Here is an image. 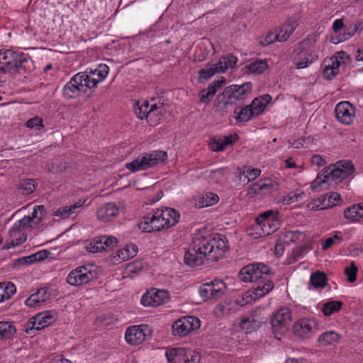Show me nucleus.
Segmentation results:
<instances>
[{
    "label": "nucleus",
    "instance_id": "nucleus-1",
    "mask_svg": "<svg viewBox=\"0 0 363 363\" xmlns=\"http://www.w3.org/2000/svg\"><path fill=\"white\" fill-rule=\"evenodd\" d=\"M228 249L227 241L218 236H196L191 247L185 253L184 262L192 267L203 263L204 259L218 261Z\"/></svg>",
    "mask_w": 363,
    "mask_h": 363
},
{
    "label": "nucleus",
    "instance_id": "nucleus-2",
    "mask_svg": "<svg viewBox=\"0 0 363 363\" xmlns=\"http://www.w3.org/2000/svg\"><path fill=\"white\" fill-rule=\"evenodd\" d=\"M27 58L22 52L11 50H0V72L16 74L26 69Z\"/></svg>",
    "mask_w": 363,
    "mask_h": 363
},
{
    "label": "nucleus",
    "instance_id": "nucleus-3",
    "mask_svg": "<svg viewBox=\"0 0 363 363\" xmlns=\"http://www.w3.org/2000/svg\"><path fill=\"white\" fill-rule=\"evenodd\" d=\"M252 90V84L246 82L241 85L233 84L226 87L221 94L220 102L223 104V108H228L230 106H238L243 101L246 96Z\"/></svg>",
    "mask_w": 363,
    "mask_h": 363
},
{
    "label": "nucleus",
    "instance_id": "nucleus-4",
    "mask_svg": "<svg viewBox=\"0 0 363 363\" xmlns=\"http://www.w3.org/2000/svg\"><path fill=\"white\" fill-rule=\"evenodd\" d=\"M167 152L162 150H155L151 153L145 154L141 158L138 157L131 162L125 164V167L132 172L146 169L167 159Z\"/></svg>",
    "mask_w": 363,
    "mask_h": 363
},
{
    "label": "nucleus",
    "instance_id": "nucleus-5",
    "mask_svg": "<svg viewBox=\"0 0 363 363\" xmlns=\"http://www.w3.org/2000/svg\"><path fill=\"white\" fill-rule=\"evenodd\" d=\"M85 73L79 72L74 74L63 88V96L67 99H76L91 89L85 79Z\"/></svg>",
    "mask_w": 363,
    "mask_h": 363
},
{
    "label": "nucleus",
    "instance_id": "nucleus-6",
    "mask_svg": "<svg viewBox=\"0 0 363 363\" xmlns=\"http://www.w3.org/2000/svg\"><path fill=\"white\" fill-rule=\"evenodd\" d=\"M291 320V313L288 308H281L271 318L272 330L276 339L288 331Z\"/></svg>",
    "mask_w": 363,
    "mask_h": 363
},
{
    "label": "nucleus",
    "instance_id": "nucleus-7",
    "mask_svg": "<svg viewBox=\"0 0 363 363\" xmlns=\"http://www.w3.org/2000/svg\"><path fill=\"white\" fill-rule=\"evenodd\" d=\"M323 172L324 177L327 178L328 182L341 181L351 175L354 172V167L350 161L342 160L325 168Z\"/></svg>",
    "mask_w": 363,
    "mask_h": 363
},
{
    "label": "nucleus",
    "instance_id": "nucleus-8",
    "mask_svg": "<svg viewBox=\"0 0 363 363\" xmlns=\"http://www.w3.org/2000/svg\"><path fill=\"white\" fill-rule=\"evenodd\" d=\"M270 269L263 263H253L242 267L239 273L243 281H255L263 278V275L270 274Z\"/></svg>",
    "mask_w": 363,
    "mask_h": 363
},
{
    "label": "nucleus",
    "instance_id": "nucleus-9",
    "mask_svg": "<svg viewBox=\"0 0 363 363\" xmlns=\"http://www.w3.org/2000/svg\"><path fill=\"white\" fill-rule=\"evenodd\" d=\"M200 328V320L195 316H185L177 319L172 326L174 336H185Z\"/></svg>",
    "mask_w": 363,
    "mask_h": 363
},
{
    "label": "nucleus",
    "instance_id": "nucleus-10",
    "mask_svg": "<svg viewBox=\"0 0 363 363\" xmlns=\"http://www.w3.org/2000/svg\"><path fill=\"white\" fill-rule=\"evenodd\" d=\"M150 328L147 325H134L126 330L125 338L129 344L137 345L150 336Z\"/></svg>",
    "mask_w": 363,
    "mask_h": 363
},
{
    "label": "nucleus",
    "instance_id": "nucleus-11",
    "mask_svg": "<svg viewBox=\"0 0 363 363\" xmlns=\"http://www.w3.org/2000/svg\"><path fill=\"white\" fill-rule=\"evenodd\" d=\"M163 223L162 218L156 209L144 216L143 220L138 223V227L145 232L152 233L164 229Z\"/></svg>",
    "mask_w": 363,
    "mask_h": 363
},
{
    "label": "nucleus",
    "instance_id": "nucleus-12",
    "mask_svg": "<svg viewBox=\"0 0 363 363\" xmlns=\"http://www.w3.org/2000/svg\"><path fill=\"white\" fill-rule=\"evenodd\" d=\"M93 276L85 266H81L71 271L67 277V281L72 286H81L89 282Z\"/></svg>",
    "mask_w": 363,
    "mask_h": 363
},
{
    "label": "nucleus",
    "instance_id": "nucleus-13",
    "mask_svg": "<svg viewBox=\"0 0 363 363\" xmlns=\"http://www.w3.org/2000/svg\"><path fill=\"white\" fill-rule=\"evenodd\" d=\"M109 72L108 67L105 64H100L95 69L85 72V79L89 84L91 89L96 88L97 84L102 82Z\"/></svg>",
    "mask_w": 363,
    "mask_h": 363
},
{
    "label": "nucleus",
    "instance_id": "nucleus-14",
    "mask_svg": "<svg viewBox=\"0 0 363 363\" xmlns=\"http://www.w3.org/2000/svg\"><path fill=\"white\" fill-rule=\"evenodd\" d=\"M336 118L344 124H350L354 118V108L348 101H342L336 105L335 109Z\"/></svg>",
    "mask_w": 363,
    "mask_h": 363
},
{
    "label": "nucleus",
    "instance_id": "nucleus-15",
    "mask_svg": "<svg viewBox=\"0 0 363 363\" xmlns=\"http://www.w3.org/2000/svg\"><path fill=\"white\" fill-rule=\"evenodd\" d=\"M315 322L308 319H301L294 325V333L301 339H308L314 333Z\"/></svg>",
    "mask_w": 363,
    "mask_h": 363
},
{
    "label": "nucleus",
    "instance_id": "nucleus-16",
    "mask_svg": "<svg viewBox=\"0 0 363 363\" xmlns=\"http://www.w3.org/2000/svg\"><path fill=\"white\" fill-rule=\"evenodd\" d=\"M32 319L33 321L29 323L31 326L28 325L26 330L28 334H30L33 329L39 330L49 325L54 320V317L50 311H44L38 313Z\"/></svg>",
    "mask_w": 363,
    "mask_h": 363
},
{
    "label": "nucleus",
    "instance_id": "nucleus-17",
    "mask_svg": "<svg viewBox=\"0 0 363 363\" xmlns=\"http://www.w3.org/2000/svg\"><path fill=\"white\" fill-rule=\"evenodd\" d=\"M119 214V208L114 203L109 202L100 206L96 211L97 218L101 222H109Z\"/></svg>",
    "mask_w": 363,
    "mask_h": 363
},
{
    "label": "nucleus",
    "instance_id": "nucleus-18",
    "mask_svg": "<svg viewBox=\"0 0 363 363\" xmlns=\"http://www.w3.org/2000/svg\"><path fill=\"white\" fill-rule=\"evenodd\" d=\"M225 82V79L222 77L221 79L217 80L208 85V88L203 89L199 94L200 102L208 104L212 98L216 94L217 90L220 88Z\"/></svg>",
    "mask_w": 363,
    "mask_h": 363
},
{
    "label": "nucleus",
    "instance_id": "nucleus-19",
    "mask_svg": "<svg viewBox=\"0 0 363 363\" xmlns=\"http://www.w3.org/2000/svg\"><path fill=\"white\" fill-rule=\"evenodd\" d=\"M238 139L237 134L214 137L210 143L213 151L219 152L225 149L228 145H233Z\"/></svg>",
    "mask_w": 363,
    "mask_h": 363
},
{
    "label": "nucleus",
    "instance_id": "nucleus-20",
    "mask_svg": "<svg viewBox=\"0 0 363 363\" xmlns=\"http://www.w3.org/2000/svg\"><path fill=\"white\" fill-rule=\"evenodd\" d=\"M157 213L160 214L163 220L165 228H169L175 225L179 219V213L172 208H157Z\"/></svg>",
    "mask_w": 363,
    "mask_h": 363
},
{
    "label": "nucleus",
    "instance_id": "nucleus-21",
    "mask_svg": "<svg viewBox=\"0 0 363 363\" xmlns=\"http://www.w3.org/2000/svg\"><path fill=\"white\" fill-rule=\"evenodd\" d=\"M319 204L316 205V209H325L339 205L342 202L340 195L337 192H330L321 196Z\"/></svg>",
    "mask_w": 363,
    "mask_h": 363
},
{
    "label": "nucleus",
    "instance_id": "nucleus-22",
    "mask_svg": "<svg viewBox=\"0 0 363 363\" xmlns=\"http://www.w3.org/2000/svg\"><path fill=\"white\" fill-rule=\"evenodd\" d=\"M298 26L296 18H291L284 23L280 28L279 32L275 35L277 40L280 42L286 41Z\"/></svg>",
    "mask_w": 363,
    "mask_h": 363
},
{
    "label": "nucleus",
    "instance_id": "nucleus-23",
    "mask_svg": "<svg viewBox=\"0 0 363 363\" xmlns=\"http://www.w3.org/2000/svg\"><path fill=\"white\" fill-rule=\"evenodd\" d=\"M51 293L46 288H40L35 293L31 294L25 301V304L30 307H35L38 303H43L50 298Z\"/></svg>",
    "mask_w": 363,
    "mask_h": 363
},
{
    "label": "nucleus",
    "instance_id": "nucleus-24",
    "mask_svg": "<svg viewBox=\"0 0 363 363\" xmlns=\"http://www.w3.org/2000/svg\"><path fill=\"white\" fill-rule=\"evenodd\" d=\"M256 223L257 225L256 228V233L259 235V237H264L274 233L279 226V220L273 221L272 220H268L267 221Z\"/></svg>",
    "mask_w": 363,
    "mask_h": 363
},
{
    "label": "nucleus",
    "instance_id": "nucleus-25",
    "mask_svg": "<svg viewBox=\"0 0 363 363\" xmlns=\"http://www.w3.org/2000/svg\"><path fill=\"white\" fill-rule=\"evenodd\" d=\"M169 363H186V348H170L165 352Z\"/></svg>",
    "mask_w": 363,
    "mask_h": 363
},
{
    "label": "nucleus",
    "instance_id": "nucleus-26",
    "mask_svg": "<svg viewBox=\"0 0 363 363\" xmlns=\"http://www.w3.org/2000/svg\"><path fill=\"white\" fill-rule=\"evenodd\" d=\"M300 54V57L296 58L294 62L297 69L305 68L317 59V55L312 52H301Z\"/></svg>",
    "mask_w": 363,
    "mask_h": 363
},
{
    "label": "nucleus",
    "instance_id": "nucleus-27",
    "mask_svg": "<svg viewBox=\"0 0 363 363\" xmlns=\"http://www.w3.org/2000/svg\"><path fill=\"white\" fill-rule=\"evenodd\" d=\"M234 114L235 118L238 122H248L252 118L255 117L249 105L241 108L237 107L234 110Z\"/></svg>",
    "mask_w": 363,
    "mask_h": 363
},
{
    "label": "nucleus",
    "instance_id": "nucleus-28",
    "mask_svg": "<svg viewBox=\"0 0 363 363\" xmlns=\"http://www.w3.org/2000/svg\"><path fill=\"white\" fill-rule=\"evenodd\" d=\"M274 185L275 184L271 179L265 178L252 184V190L256 194H260L262 191H265L264 193H269Z\"/></svg>",
    "mask_w": 363,
    "mask_h": 363
},
{
    "label": "nucleus",
    "instance_id": "nucleus-29",
    "mask_svg": "<svg viewBox=\"0 0 363 363\" xmlns=\"http://www.w3.org/2000/svg\"><path fill=\"white\" fill-rule=\"evenodd\" d=\"M16 291V286L10 282L0 283V302H4L11 298Z\"/></svg>",
    "mask_w": 363,
    "mask_h": 363
},
{
    "label": "nucleus",
    "instance_id": "nucleus-30",
    "mask_svg": "<svg viewBox=\"0 0 363 363\" xmlns=\"http://www.w3.org/2000/svg\"><path fill=\"white\" fill-rule=\"evenodd\" d=\"M340 339V336L338 333L334 331H328L319 336L318 342L322 346H328L338 342Z\"/></svg>",
    "mask_w": 363,
    "mask_h": 363
},
{
    "label": "nucleus",
    "instance_id": "nucleus-31",
    "mask_svg": "<svg viewBox=\"0 0 363 363\" xmlns=\"http://www.w3.org/2000/svg\"><path fill=\"white\" fill-rule=\"evenodd\" d=\"M273 288L274 283L272 281L267 280L259 283L253 291L254 298H259L264 296L271 291Z\"/></svg>",
    "mask_w": 363,
    "mask_h": 363
},
{
    "label": "nucleus",
    "instance_id": "nucleus-32",
    "mask_svg": "<svg viewBox=\"0 0 363 363\" xmlns=\"http://www.w3.org/2000/svg\"><path fill=\"white\" fill-rule=\"evenodd\" d=\"M219 197L212 192H207L199 197L196 206L199 208L211 206L218 203Z\"/></svg>",
    "mask_w": 363,
    "mask_h": 363
},
{
    "label": "nucleus",
    "instance_id": "nucleus-33",
    "mask_svg": "<svg viewBox=\"0 0 363 363\" xmlns=\"http://www.w3.org/2000/svg\"><path fill=\"white\" fill-rule=\"evenodd\" d=\"M160 294H165V291H157L145 294L141 297V303L145 306H156L160 305V301L155 299Z\"/></svg>",
    "mask_w": 363,
    "mask_h": 363
},
{
    "label": "nucleus",
    "instance_id": "nucleus-34",
    "mask_svg": "<svg viewBox=\"0 0 363 363\" xmlns=\"http://www.w3.org/2000/svg\"><path fill=\"white\" fill-rule=\"evenodd\" d=\"M138 247L135 245H127L117 252V261H125L136 255Z\"/></svg>",
    "mask_w": 363,
    "mask_h": 363
},
{
    "label": "nucleus",
    "instance_id": "nucleus-35",
    "mask_svg": "<svg viewBox=\"0 0 363 363\" xmlns=\"http://www.w3.org/2000/svg\"><path fill=\"white\" fill-rule=\"evenodd\" d=\"M16 333V328L11 322L0 321V340L11 339Z\"/></svg>",
    "mask_w": 363,
    "mask_h": 363
},
{
    "label": "nucleus",
    "instance_id": "nucleus-36",
    "mask_svg": "<svg viewBox=\"0 0 363 363\" xmlns=\"http://www.w3.org/2000/svg\"><path fill=\"white\" fill-rule=\"evenodd\" d=\"M284 238L286 243H299L306 239V235L300 230H289L284 233Z\"/></svg>",
    "mask_w": 363,
    "mask_h": 363
},
{
    "label": "nucleus",
    "instance_id": "nucleus-37",
    "mask_svg": "<svg viewBox=\"0 0 363 363\" xmlns=\"http://www.w3.org/2000/svg\"><path fill=\"white\" fill-rule=\"evenodd\" d=\"M84 201H79L78 202L69 206H62L57 209L54 213L56 216H61L62 218H68L70 215L75 213L76 209L82 206Z\"/></svg>",
    "mask_w": 363,
    "mask_h": 363
},
{
    "label": "nucleus",
    "instance_id": "nucleus-38",
    "mask_svg": "<svg viewBox=\"0 0 363 363\" xmlns=\"http://www.w3.org/2000/svg\"><path fill=\"white\" fill-rule=\"evenodd\" d=\"M238 59L233 55H228L222 57L218 64L221 72H225L228 68H233L235 67Z\"/></svg>",
    "mask_w": 363,
    "mask_h": 363
},
{
    "label": "nucleus",
    "instance_id": "nucleus-39",
    "mask_svg": "<svg viewBox=\"0 0 363 363\" xmlns=\"http://www.w3.org/2000/svg\"><path fill=\"white\" fill-rule=\"evenodd\" d=\"M32 223V218H30V216H24L22 219L19 220L17 223H15L14 225L9 230L10 236L15 237L16 233H20L22 230L24 228L30 226Z\"/></svg>",
    "mask_w": 363,
    "mask_h": 363
},
{
    "label": "nucleus",
    "instance_id": "nucleus-40",
    "mask_svg": "<svg viewBox=\"0 0 363 363\" xmlns=\"http://www.w3.org/2000/svg\"><path fill=\"white\" fill-rule=\"evenodd\" d=\"M208 284L210 285V287L212 288L215 300L220 298L225 294L226 286L222 280L215 279Z\"/></svg>",
    "mask_w": 363,
    "mask_h": 363
},
{
    "label": "nucleus",
    "instance_id": "nucleus-41",
    "mask_svg": "<svg viewBox=\"0 0 363 363\" xmlns=\"http://www.w3.org/2000/svg\"><path fill=\"white\" fill-rule=\"evenodd\" d=\"M310 283L314 288H323L327 284L325 274L321 272H317L311 275Z\"/></svg>",
    "mask_w": 363,
    "mask_h": 363
},
{
    "label": "nucleus",
    "instance_id": "nucleus-42",
    "mask_svg": "<svg viewBox=\"0 0 363 363\" xmlns=\"http://www.w3.org/2000/svg\"><path fill=\"white\" fill-rule=\"evenodd\" d=\"M342 306V303L341 301H330L323 304L321 311L325 316H329L333 313L339 311Z\"/></svg>",
    "mask_w": 363,
    "mask_h": 363
},
{
    "label": "nucleus",
    "instance_id": "nucleus-43",
    "mask_svg": "<svg viewBox=\"0 0 363 363\" xmlns=\"http://www.w3.org/2000/svg\"><path fill=\"white\" fill-rule=\"evenodd\" d=\"M221 72L218 62L214 65H208L204 68L201 69L199 72L200 78L208 79L213 77L215 74Z\"/></svg>",
    "mask_w": 363,
    "mask_h": 363
},
{
    "label": "nucleus",
    "instance_id": "nucleus-44",
    "mask_svg": "<svg viewBox=\"0 0 363 363\" xmlns=\"http://www.w3.org/2000/svg\"><path fill=\"white\" fill-rule=\"evenodd\" d=\"M86 250L91 253L99 252L105 250V247L103 245L101 236L96 237L87 243L85 246Z\"/></svg>",
    "mask_w": 363,
    "mask_h": 363
},
{
    "label": "nucleus",
    "instance_id": "nucleus-45",
    "mask_svg": "<svg viewBox=\"0 0 363 363\" xmlns=\"http://www.w3.org/2000/svg\"><path fill=\"white\" fill-rule=\"evenodd\" d=\"M19 189L23 194H30L35 190V182L31 179H25L19 182Z\"/></svg>",
    "mask_w": 363,
    "mask_h": 363
},
{
    "label": "nucleus",
    "instance_id": "nucleus-46",
    "mask_svg": "<svg viewBox=\"0 0 363 363\" xmlns=\"http://www.w3.org/2000/svg\"><path fill=\"white\" fill-rule=\"evenodd\" d=\"M259 326V323L255 320V318H243L240 323V327L242 330H245L246 333H252Z\"/></svg>",
    "mask_w": 363,
    "mask_h": 363
},
{
    "label": "nucleus",
    "instance_id": "nucleus-47",
    "mask_svg": "<svg viewBox=\"0 0 363 363\" xmlns=\"http://www.w3.org/2000/svg\"><path fill=\"white\" fill-rule=\"evenodd\" d=\"M149 106V103L146 101L141 104L138 101L134 108L135 113L137 117L140 119L146 118L150 114Z\"/></svg>",
    "mask_w": 363,
    "mask_h": 363
},
{
    "label": "nucleus",
    "instance_id": "nucleus-48",
    "mask_svg": "<svg viewBox=\"0 0 363 363\" xmlns=\"http://www.w3.org/2000/svg\"><path fill=\"white\" fill-rule=\"evenodd\" d=\"M310 248L311 245L309 244H306L294 249L289 258L290 263L296 262L301 258H303L308 250Z\"/></svg>",
    "mask_w": 363,
    "mask_h": 363
},
{
    "label": "nucleus",
    "instance_id": "nucleus-49",
    "mask_svg": "<svg viewBox=\"0 0 363 363\" xmlns=\"http://www.w3.org/2000/svg\"><path fill=\"white\" fill-rule=\"evenodd\" d=\"M246 68L250 72L261 74L267 68V65L266 61L256 60L247 65Z\"/></svg>",
    "mask_w": 363,
    "mask_h": 363
},
{
    "label": "nucleus",
    "instance_id": "nucleus-50",
    "mask_svg": "<svg viewBox=\"0 0 363 363\" xmlns=\"http://www.w3.org/2000/svg\"><path fill=\"white\" fill-rule=\"evenodd\" d=\"M317 36L316 34H311L303 39L299 43V48L301 50V52H311L310 49L315 45L317 41Z\"/></svg>",
    "mask_w": 363,
    "mask_h": 363
},
{
    "label": "nucleus",
    "instance_id": "nucleus-51",
    "mask_svg": "<svg viewBox=\"0 0 363 363\" xmlns=\"http://www.w3.org/2000/svg\"><path fill=\"white\" fill-rule=\"evenodd\" d=\"M357 208L358 203L347 207L344 211V216L345 218L349 219L353 222L359 221L358 214H359V213H358Z\"/></svg>",
    "mask_w": 363,
    "mask_h": 363
},
{
    "label": "nucleus",
    "instance_id": "nucleus-52",
    "mask_svg": "<svg viewBox=\"0 0 363 363\" xmlns=\"http://www.w3.org/2000/svg\"><path fill=\"white\" fill-rule=\"evenodd\" d=\"M45 208L43 205L36 206L32 213V216H30V218H32V223L35 222L36 219L37 221L35 223H39L42 221L44 216H45Z\"/></svg>",
    "mask_w": 363,
    "mask_h": 363
},
{
    "label": "nucleus",
    "instance_id": "nucleus-53",
    "mask_svg": "<svg viewBox=\"0 0 363 363\" xmlns=\"http://www.w3.org/2000/svg\"><path fill=\"white\" fill-rule=\"evenodd\" d=\"M277 212H274L272 210H269L260 213L256 218V222H262L267 221L268 220H272L273 221L278 220L277 218Z\"/></svg>",
    "mask_w": 363,
    "mask_h": 363
},
{
    "label": "nucleus",
    "instance_id": "nucleus-54",
    "mask_svg": "<svg viewBox=\"0 0 363 363\" xmlns=\"http://www.w3.org/2000/svg\"><path fill=\"white\" fill-rule=\"evenodd\" d=\"M249 106H250L255 116L262 113L266 108V106L262 103V100L258 99V98L254 99V100L250 104H249Z\"/></svg>",
    "mask_w": 363,
    "mask_h": 363
},
{
    "label": "nucleus",
    "instance_id": "nucleus-55",
    "mask_svg": "<svg viewBox=\"0 0 363 363\" xmlns=\"http://www.w3.org/2000/svg\"><path fill=\"white\" fill-rule=\"evenodd\" d=\"M357 267L352 262L351 265L346 267L345 269V274L347 277V281L350 283H353L357 279Z\"/></svg>",
    "mask_w": 363,
    "mask_h": 363
},
{
    "label": "nucleus",
    "instance_id": "nucleus-56",
    "mask_svg": "<svg viewBox=\"0 0 363 363\" xmlns=\"http://www.w3.org/2000/svg\"><path fill=\"white\" fill-rule=\"evenodd\" d=\"M199 294L204 300L214 299L212 288L208 283L203 284L199 289Z\"/></svg>",
    "mask_w": 363,
    "mask_h": 363
},
{
    "label": "nucleus",
    "instance_id": "nucleus-57",
    "mask_svg": "<svg viewBox=\"0 0 363 363\" xmlns=\"http://www.w3.org/2000/svg\"><path fill=\"white\" fill-rule=\"evenodd\" d=\"M363 26L361 24V21L357 22L352 28H350L348 29L347 32L344 30V33H342V37L340 39V41L346 40L352 35H354V33L358 30H362Z\"/></svg>",
    "mask_w": 363,
    "mask_h": 363
},
{
    "label": "nucleus",
    "instance_id": "nucleus-58",
    "mask_svg": "<svg viewBox=\"0 0 363 363\" xmlns=\"http://www.w3.org/2000/svg\"><path fill=\"white\" fill-rule=\"evenodd\" d=\"M19 236L16 238V240H11L10 242L7 243L6 245H4L3 247H2V249L3 250H7V249H9L11 247H15L16 246H18L20 245H21L23 242H24L26 240V235H24L23 233H19Z\"/></svg>",
    "mask_w": 363,
    "mask_h": 363
},
{
    "label": "nucleus",
    "instance_id": "nucleus-59",
    "mask_svg": "<svg viewBox=\"0 0 363 363\" xmlns=\"http://www.w3.org/2000/svg\"><path fill=\"white\" fill-rule=\"evenodd\" d=\"M186 363H199L201 360V356L200 354L190 349L186 348Z\"/></svg>",
    "mask_w": 363,
    "mask_h": 363
},
{
    "label": "nucleus",
    "instance_id": "nucleus-60",
    "mask_svg": "<svg viewBox=\"0 0 363 363\" xmlns=\"http://www.w3.org/2000/svg\"><path fill=\"white\" fill-rule=\"evenodd\" d=\"M242 174H245V177L247 178V182H250V181H253L260 175L261 170L259 169L247 168L245 171H243Z\"/></svg>",
    "mask_w": 363,
    "mask_h": 363
},
{
    "label": "nucleus",
    "instance_id": "nucleus-61",
    "mask_svg": "<svg viewBox=\"0 0 363 363\" xmlns=\"http://www.w3.org/2000/svg\"><path fill=\"white\" fill-rule=\"evenodd\" d=\"M101 238L102 240L103 245L105 247V250L106 248L113 247L118 243V239L112 235H102L101 236Z\"/></svg>",
    "mask_w": 363,
    "mask_h": 363
},
{
    "label": "nucleus",
    "instance_id": "nucleus-62",
    "mask_svg": "<svg viewBox=\"0 0 363 363\" xmlns=\"http://www.w3.org/2000/svg\"><path fill=\"white\" fill-rule=\"evenodd\" d=\"M324 172L322 171L321 173H319L316 177V179L311 183V187L313 190H315L319 187L322 184L328 182V180L327 178L324 177Z\"/></svg>",
    "mask_w": 363,
    "mask_h": 363
},
{
    "label": "nucleus",
    "instance_id": "nucleus-63",
    "mask_svg": "<svg viewBox=\"0 0 363 363\" xmlns=\"http://www.w3.org/2000/svg\"><path fill=\"white\" fill-rule=\"evenodd\" d=\"M303 196H304V193L303 192L292 191V192H290L284 198V200L286 201L289 203H294V202L298 201Z\"/></svg>",
    "mask_w": 363,
    "mask_h": 363
},
{
    "label": "nucleus",
    "instance_id": "nucleus-64",
    "mask_svg": "<svg viewBox=\"0 0 363 363\" xmlns=\"http://www.w3.org/2000/svg\"><path fill=\"white\" fill-rule=\"evenodd\" d=\"M26 126L30 128H35L37 130H39L43 126V120L39 117H34L26 122Z\"/></svg>",
    "mask_w": 363,
    "mask_h": 363
}]
</instances>
